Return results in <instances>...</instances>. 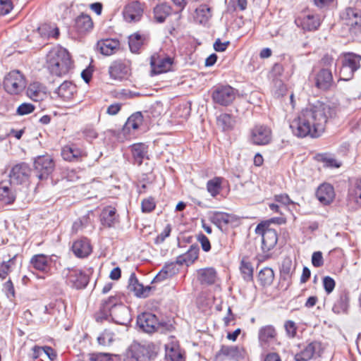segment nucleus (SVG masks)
Returning a JSON list of instances; mask_svg holds the SVG:
<instances>
[{
    "label": "nucleus",
    "instance_id": "obj_16",
    "mask_svg": "<svg viewBox=\"0 0 361 361\" xmlns=\"http://www.w3.org/2000/svg\"><path fill=\"white\" fill-rule=\"evenodd\" d=\"M173 59L168 56L154 54L151 57L150 65L154 74H161L171 70Z\"/></svg>",
    "mask_w": 361,
    "mask_h": 361
},
{
    "label": "nucleus",
    "instance_id": "obj_45",
    "mask_svg": "<svg viewBox=\"0 0 361 361\" xmlns=\"http://www.w3.org/2000/svg\"><path fill=\"white\" fill-rule=\"evenodd\" d=\"M171 8L169 6L162 4L154 8V19L158 23H163L170 15Z\"/></svg>",
    "mask_w": 361,
    "mask_h": 361
},
{
    "label": "nucleus",
    "instance_id": "obj_25",
    "mask_svg": "<svg viewBox=\"0 0 361 361\" xmlns=\"http://www.w3.org/2000/svg\"><path fill=\"white\" fill-rule=\"evenodd\" d=\"M197 278L202 285L210 286L216 283L218 276L214 268L207 267L197 270Z\"/></svg>",
    "mask_w": 361,
    "mask_h": 361
},
{
    "label": "nucleus",
    "instance_id": "obj_50",
    "mask_svg": "<svg viewBox=\"0 0 361 361\" xmlns=\"http://www.w3.org/2000/svg\"><path fill=\"white\" fill-rule=\"evenodd\" d=\"M166 359L167 361H181L182 355L176 345H166Z\"/></svg>",
    "mask_w": 361,
    "mask_h": 361
},
{
    "label": "nucleus",
    "instance_id": "obj_53",
    "mask_svg": "<svg viewBox=\"0 0 361 361\" xmlns=\"http://www.w3.org/2000/svg\"><path fill=\"white\" fill-rule=\"evenodd\" d=\"M98 343L102 345H109L114 341V334L104 331L97 338Z\"/></svg>",
    "mask_w": 361,
    "mask_h": 361
},
{
    "label": "nucleus",
    "instance_id": "obj_30",
    "mask_svg": "<svg viewBox=\"0 0 361 361\" xmlns=\"http://www.w3.org/2000/svg\"><path fill=\"white\" fill-rule=\"evenodd\" d=\"M30 264L35 269L47 273L50 270L51 259L43 254L35 255L31 258Z\"/></svg>",
    "mask_w": 361,
    "mask_h": 361
},
{
    "label": "nucleus",
    "instance_id": "obj_62",
    "mask_svg": "<svg viewBox=\"0 0 361 361\" xmlns=\"http://www.w3.org/2000/svg\"><path fill=\"white\" fill-rule=\"evenodd\" d=\"M90 361H114L111 355L109 353L92 354L90 358Z\"/></svg>",
    "mask_w": 361,
    "mask_h": 361
},
{
    "label": "nucleus",
    "instance_id": "obj_22",
    "mask_svg": "<svg viewBox=\"0 0 361 361\" xmlns=\"http://www.w3.org/2000/svg\"><path fill=\"white\" fill-rule=\"evenodd\" d=\"M72 251L77 257L85 258L92 253V248L90 240L87 238H82L73 243Z\"/></svg>",
    "mask_w": 361,
    "mask_h": 361
},
{
    "label": "nucleus",
    "instance_id": "obj_47",
    "mask_svg": "<svg viewBox=\"0 0 361 361\" xmlns=\"http://www.w3.org/2000/svg\"><path fill=\"white\" fill-rule=\"evenodd\" d=\"M143 116L141 112H136L132 114L127 120L125 124V129L130 130H137L140 126L142 123Z\"/></svg>",
    "mask_w": 361,
    "mask_h": 361
},
{
    "label": "nucleus",
    "instance_id": "obj_18",
    "mask_svg": "<svg viewBox=\"0 0 361 361\" xmlns=\"http://www.w3.org/2000/svg\"><path fill=\"white\" fill-rule=\"evenodd\" d=\"M142 14L143 7L137 1L128 4L123 10V19L130 23L139 21Z\"/></svg>",
    "mask_w": 361,
    "mask_h": 361
},
{
    "label": "nucleus",
    "instance_id": "obj_61",
    "mask_svg": "<svg viewBox=\"0 0 361 361\" xmlns=\"http://www.w3.org/2000/svg\"><path fill=\"white\" fill-rule=\"evenodd\" d=\"M312 264L314 267H320L324 264L322 253L320 251L313 252L312 255Z\"/></svg>",
    "mask_w": 361,
    "mask_h": 361
},
{
    "label": "nucleus",
    "instance_id": "obj_1",
    "mask_svg": "<svg viewBox=\"0 0 361 361\" xmlns=\"http://www.w3.org/2000/svg\"><path fill=\"white\" fill-rule=\"evenodd\" d=\"M335 110L329 105L317 102L302 109L290 122L293 134L298 137H317L324 130L329 118L333 117Z\"/></svg>",
    "mask_w": 361,
    "mask_h": 361
},
{
    "label": "nucleus",
    "instance_id": "obj_9",
    "mask_svg": "<svg viewBox=\"0 0 361 361\" xmlns=\"http://www.w3.org/2000/svg\"><path fill=\"white\" fill-rule=\"evenodd\" d=\"M236 94L237 91L230 85H221L213 90L212 97L214 102L221 106H228L233 102Z\"/></svg>",
    "mask_w": 361,
    "mask_h": 361
},
{
    "label": "nucleus",
    "instance_id": "obj_12",
    "mask_svg": "<svg viewBox=\"0 0 361 361\" xmlns=\"http://www.w3.org/2000/svg\"><path fill=\"white\" fill-rule=\"evenodd\" d=\"M295 23L305 31H314L320 26L321 19L317 14L305 12L295 18Z\"/></svg>",
    "mask_w": 361,
    "mask_h": 361
},
{
    "label": "nucleus",
    "instance_id": "obj_41",
    "mask_svg": "<svg viewBox=\"0 0 361 361\" xmlns=\"http://www.w3.org/2000/svg\"><path fill=\"white\" fill-rule=\"evenodd\" d=\"M131 152L135 161L140 165L147 157V147L143 143H137L131 146Z\"/></svg>",
    "mask_w": 361,
    "mask_h": 361
},
{
    "label": "nucleus",
    "instance_id": "obj_55",
    "mask_svg": "<svg viewBox=\"0 0 361 361\" xmlns=\"http://www.w3.org/2000/svg\"><path fill=\"white\" fill-rule=\"evenodd\" d=\"M322 283L323 287L327 294L331 293L334 290L336 286V283L334 279L329 276H324L323 278Z\"/></svg>",
    "mask_w": 361,
    "mask_h": 361
},
{
    "label": "nucleus",
    "instance_id": "obj_35",
    "mask_svg": "<svg viewBox=\"0 0 361 361\" xmlns=\"http://www.w3.org/2000/svg\"><path fill=\"white\" fill-rule=\"evenodd\" d=\"M212 16L211 8L207 5H200L195 11L194 20L196 23L207 25Z\"/></svg>",
    "mask_w": 361,
    "mask_h": 361
},
{
    "label": "nucleus",
    "instance_id": "obj_13",
    "mask_svg": "<svg viewBox=\"0 0 361 361\" xmlns=\"http://www.w3.org/2000/svg\"><path fill=\"white\" fill-rule=\"evenodd\" d=\"M278 339V333L274 326L267 324L261 326L258 331V342L260 347L267 348L275 343Z\"/></svg>",
    "mask_w": 361,
    "mask_h": 361
},
{
    "label": "nucleus",
    "instance_id": "obj_10",
    "mask_svg": "<svg viewBox=\"0 0 361 361\" xmlns=\"http://www.w3.org/2000/svg\"><path fill=\"white\" fill-rule=\"evenodd\" d=\"M250 142L255 145H267L271 142L272 131L265 125L257 124L250 130Z\"/></svg>",
    "mask_w": 361,
    "mask_h": 361
},
{
    "label": "nucleus",
    "instance_id": "obj_48",
    "mask_svg": "<svg viewBox=\"0 0 361 361\" xmlns=\"http://www.w3.org/2000/svg\"><path fill=\"white\" fill-rule=\"evenodd\" d=\"M235 122V118L228 114H221L217 118V123L224 130L231 129L234 126Z\"/></svg>",
    "mask_w": 361,
    "mask_h": 361
},
{
    "label": "nucleus",
    "instance_id": "obj_63",
    "mask_svg": "<svg viewBox=\"0 0 361 361\" xmlns=\"http://www.w3.org/2000/svg\"><path fill=\"white\" fill-rule=\"evenodd\" d=\"M171 231V228L170 225H167L163 231L157 235V237L154 240V243L156 244H160L162 243L165 239L169 236L170 233Z\"/></svg>",
    "mask_w": 361,
    "mask_h": 361
},
{
    "label": "nucleus",
    "instance_id": "obj_24",
    "mask_svg": "<svg viewBox=\"0 0 361 361\" xmlns=\"http://www.w3.org/2000/svg\"><path fill=\"white\" fill-rule=\"evenodd\" d=\"M316 196L322 204H329L335 197L334 189L330 184H322L317 190Z\"/></svg>",
    "mask_w": 361,
    "mask_h": 361
},
{
    "label": "nucleus",
    "instance_id": "obj_59",
    "mask_svg": "<svg viewBox=\"0 0 361 361\" xmlns=\"http://www.w3.org/2000/svg\"><path fill=\"white\" fill-rule=\"evenodd\" d=\"M35 110V106L30 103H23L17 109V114L20 116L29 114Z\"/></svg>",
    "mask_w": 361,
    "mask_h": 361
},
{
    "label": "nucleus",
    "instance_id": "obj_2",
    "mask_svg": "<svg viewBox=\"0 0 361 361\" xmlns=\"http://www.w3.org/2000/svg\"><path fill=\"white\" fill-rule=\"evenodd\" d=\"M47 66L52 75L61 76L68 73L73 68V63L66 49L55 47L47 55Z\"/></svg>",
    "mask_w": 361,
    "mask_h": 361
},
{
    "label": "nucleus",
    "instance_id": "obj_39",
    "mask_svg": "<svg viewBox=\"0 0 361 361\" xmlns=\"http://www.w3.org/2000/svg\"><path fill=\"white\" fill-rule=\"evenodd\" d=\"M117 220L116 210L112 207L104 208L101 214V222L102 225L111 227Z\"/></svg>",
    "mask_w": 361,
    "mask_h": 361
},
{
    "label": "nucleus",
    "instance_id": "obj_38",
    "mask_svg": "<svg viewBox=\"0 0 361 361\" xmlns=\"http://www.w3.org/2000/svg\"><path fill=\"white\" fill-rule=\"evenodd\" d=\"M224 181V178L220 176H215L207 181V190L212 197H216L219 195L222 190Z\"/></svg>",
    "mask_w": 361,
    "mask_h": 361
},
{
    "label": "nucleus",
    "instance_id": "obj_21",
    "mask_svg": "<svg viewBox=\"0 0 361 361\" xmlns=\"http://www.w3.org/2000/svg\"><path fill=\"white\" fill-rule=\"evenodd\" d=\"M348 202L353 207H361V178H356L350 184L348 192Z\"/></svg>",
    "mask_w": 361,
    "mask_h": 361
},
{
    "label": "nucleus",
    "instance_id": "obj_33",
    "mask_svg": "<svg viewBox=\"0 0 361 361\" xmlns=\"http://www.w3.org/2000/svg\"><path fill=\"white\" fill-rule=\"evenodd\" d=\"M16 200V194L8 183H0V208L13 204Z\"/></svg>",
    "mask_w": 361,
    "mask_h": 361
},
{
    "label": "nucleus",
    "instance_id": "obj_37",
    "mask_svg": "<svg viewBox=\"0 0 361 361\" xmlns=\"http://www.w3.org/2000/svg\"><path fill=\"white\" fill-rule=\"evenodd\" d=\"M137 355L134 357L137 360L145 361L147 359L150 360L155 357L157 353L154 345L148 344L146 345H139L137 349Z\"/></svg>",
    "mask_w": 361,
    "mask_h": 361
},
{
    "label": "nucleus",
    "instance_id": "obj_20",
    "mask_svg": "<svg viewBox=\"0 0 361 361\" xmlns=\"http://www.w3.org/2000/svg\"><path fill=\"white\" fill-rule=\"evenodd\" d=\"M333 75L331 69L328 68H322L316 74L314 78L315 86L322 90L329 89L333 85Z\"/></svg>",
    "mask_w": 361,
    "mask_h": 361
},
{
    "label": "nucleus",
    "instance_id": "obj_36",
    "mask_svg": "<svg viewBox=\"0 0 361 361\" xmlns=\"http://www.w3.org/2000/svg\"><path fill=\"white\" fill-rule=\"evenodd\" d=\"M97 46L102 54L110 56L118 48L119 42L113 39H105L99 41Z\"/></svg>",
    "mask_w": 361,
    "mask_h": 361
},
{
    "label": "nucleus",
    "instance_id": "obj_57",
    "mask_svg": "<svg viewBox=\"0 0 361 361\" xmlns=\"http://www.w3.org/2000/svg\"><path fill=\"white\" fill-rule=\"evenodd\" d=\"M13 9V4L11 0H0V15L5 16Z\"/></svg>",
    "mask_w": 361,
    "mask_h": 361
},
{
    "label": "nucleus",
    "instance_id": "obj_44",
    "mask_svg": "<svg viewBox=\"0 0 361 361\" xmlns=\"http://www.w3.org/2000/svg\"><path fill=\"white\" fill-rule=\"evenodd\" d=\"M274 279V273L272 269L264 267L258 274V280L263 286H270Z\"/></svg>",
    "mask_w": 361,
    "mask_h": 361
},
{
    "label": "nucleus",
    "instance_id": "obj_8",
    "mask_svg": "<svg viewBox=\"0 0 361 361\" xmlns=\"http://www.w3.org/2000/svg\"><path fill=\"white\" fill-rule=\"evenodd\" d=\"M247 352L243 346L221 345L220 350L215 355L216 361H226L227 360H238L244 358Z\"/></svg>",
    "mask_w": 361,
    "mask_h": 361
},
{
    "label": "nucleus",
    "instance_id": "obj_60",
    "mask_svg": "<svg viewBox=\"0 0 361 361\" xmlns=\"http://www.w3.org/2000/svg\"><path fill=\"white\" fill-rule=\"evenodd\" d=\"M284 327L286 334L289 337L293 338L295 336L297 331V326L294 322L291 320L286 322Z\"/></svg>",
    "mask_w": 361,
    "mask_h": 361
},
{
    "label": "nucleus",
    "instance_id": "obj_23",
    "mask_svg": "<svg viewBox=\"0 0 361 361\" xmlns=\"http://www.w3.org/2000/svg\"><path fill=\"white\" fill-rule=\"evenodd\" d=\"M349 293L345 290L340 292L334 302L332 311L337 314H346L349 308Z\"/></svg>",
    "mask_w": 361,
    "mask_h": 361
},
{
    "label": "nucleus",
    "instance_id": "obj_19",
    "mask_svg": "<svg viewBox=\"0 0 361 361\" xmlns=\"http://www.w3.org/2000/svg\"><path fill=\"white\" fill-rule=\"evenodd\" d=\"M111 78L121 80L127 78L130 74V68L128 63L122 61H114L109 68Z\"/></svg>",
    "mask_w": 361,
    "mask_h": 361
},
{
    "label": "nucleus",
    "instance_id": "obj_7",
    "mask_svg": "<svg viewBox=\"0 0 361 361\" xmlns=\"http://www.w3.org/2000/svg\"><path fill=\"white\" fill-rule=\"evenodd\" d=\"M4 85L7 92L18 94L25 88V82L20 71H12L5 77Z\"/></svg>",
    "mask_w": 361,
    "mask_h": 361
},
{
    "label": "nucleus",
    "instance_id": "obj_26",
    "mask_svg": "<svg viewBox=\"0 0 361 361\" xmlns=\"http://www.w3.org/2000/svg\"><path fill=\"white\" fill-rule=\"evenodd\" d=\"M296 262L290 257H284L280 264V276L283 281H290L295 274Z\"/></svg>",
    "mask_w": 361,
    "mask_h": 361
},
{
    "label": "nucleus",
    "instance_id": "obj_46",
    "mask_svg": "<svg viewBox=\"0 0 361 361\" xmlns=\"http://www.w3.org/2000/svg\"><path fill=\"white\" fill-rule=\"evenodd\" d=\"M17 255L9 258L6 261H3L0 264V279H5L7 276L11 272L16 266Z\"/></svg>",
    "mask_w": 361,
    "mask_h": 361
},
{
    "label": "nucleus",
    "instance_id": "obj_32",
    "mask_svg": "<svg viewBox=\"0 0 361 361\" xmlns=\"http://www.w3.org/2000/svg\"><path fill=\"white\" fill-rule=\"evenodd\" d=\"M347 25L352 27L361 21V11L355 7L346 8L341 14Z\"/></svg>",
    "mask_w": 361,
    "mask_h": 361
},
{
    "label": "nucleus",
    "instance_id": "obj_11",
    "mask_svg": "<svg viewBox=\"0 0 361 361\" xmlns=\"http://www.w3.org/2000/svg\"><path fill=\"white\" fill-rule=\"evenodd\" d=\"M37 176L40 180L46 179L53 172L55 164L49 155L38 156L34 161Z\"/></svg>",
    "mask_w": 361,
    "mask_h": 361
},
{
    "label": "nucleus",
    "instance_id": "obj_64",
    "mask_svg": "<svg viewBox=\"0 0 361 361\" xmlns=\"http://www.w3.org/2000/svg\"><path fill=\"white\" fill-rule=\"evenodd\" d=\"M82 134L88 140H92L97 137L96 130L92 126H87L82 130Z\"/></svg>",
    "mask_w": 361,
    "mask_h": 361
},
{
    "label": "nucleus",
    "instance_id": "obj_14",
    "mask_svg": "<svg viewBox=\"0 0 361 361\" xmlns=\"http://www.w3.org/2000/svg\"><path fill=\"white\" fill-rule=\"evenodd\" d=\"M30 169L25 163H20L12 167L9 173L10 185H21L26 183L30 175Z\"/></svg>",
    "mask_w": 361,
    "mask_h": 361
},
{
    "label": "nucleus",
    "instance_id": "obj_31",
    "mask_svg": "<svg viewBox=\"0 0 361 361\" xmlns=\"http://www.w3.org/2000/svg\"><path fill=\"white\" fill-rule=\"evenodd\" d=\"M199 251L200 249L197 245H192L185 253L179 255L176 258V263L179 265L186 264L187 266L192 264L198 258Z\"/></svg>",
    "mask_w": 361,
    "mask_h": 361
},
{
    "label": "nucleus",
    "instance_id": "obj_15",
    "mask_svg": "<svg viewBox=\"0 0 361 361\" xmlns=\"http://www.w3.org/2000/svg\"><path fill=\"white\" fill-rule=\"evenodd\" d=\"M65 273L68 283L77 289L84 288L89 283V276L82 270L68 268Z\"/></svg>",
    "mask_w": 361,
    "mask_h": 361
},
{
    "label": "nucleus",
    "instance_id": "obj_27",
    "mask_svg": "<svg viewBox=\"0 0 361 361\" xmlns=\"http://www.w3.org/2000/svg\"><path fill=\"white\" fill-rule=\"evenodd\" d=\"M77 92V87L70 81L63 82L56 90L55 93L63 101H71Z\"/></svg>",
    "mask_w": 361,
    "mask_h": 361
},
{
    "label": "nucleus",
    "instance_id": "obj_17",
    "mask_svg": "<svg viewBox=\"0 0 361 361\" xmlns=\"http://www.w3.org/2000/svg\"><path fill=\"white\" fill-rule=\"evenodd\" d=\"M321 350V344L313 341L300 346V351L295 355V361H308L315 355H319Z\"/></svg>",
    "mask_w": 361,
    "mask_h": 361
},
{
    "label": "nucleus",
    "instance_id": "obj_4",
    "mask_svg": "<svg viewBox=\"0 0 361 361\" xmlns=\"http://www.w3.org/2000/svg\"><path fill=\"white\" fill-rule=\"evenodd\" d=\"M137 324L145 332L152 334L155 331L164 333L173 329L171 324L159 321L157 316L150 312H144L137 317Z\"/></svg>",
    "mask_w": 361,
    "mask_h": 361
},
{
    "label": "nucleus",
    "instance_id": "obj_43",
    "mask_svg": "<svg viewBox=\"0 0 361 361\" xmlns=\"http://www.w3.org/2000/svg\"><path fill=\"white\" fill-rule=\"evenodd\" d=\"M233 219V216L228 213L221 212H212L210 214L211 221L217 226L229 224Z\"/></svg>",
    "mask_w": 361,
    "mask_h": 361
},
{
    "label": "nucleus",
    "instance_id": "obj_52",
    "mask_svg": "<svg viewBox=\"0 0 361 361\" xmlns=\"http://www.w3.org/2000/svg\"><path fill=\"white\" fill-rule=\"evenodd\" d=\"M240 271L244 280L250 281L253 277V268L250 262L243 261L240 265Z\"/></svg>",
    "mask_w": 361,
    "mask_h": 361
},
{
    "label": "nucleus",
    "instance_id": "obj_5",
    "mask_svg": "<svg viewBox=\"0 0 361 361\" xmlns=\"http://www.w3.org/2000/svg\"><path fill=\"white\" fill-rule=\"evenodd\" d=\"M255 233L262 236V250L268 257L269 252L275 247L278 242L276 231L269 228L268 222H262L257 226Z\"/></svg>",
    "mask_w": 361,
    "mask_h": 361
},
{
    "label": "nucleus",
    "instance_id": "obj_56",
    "mask_svg": "<svg viewBox=\"0 0 361 361\" xmlns=\"http://www.w3.org/2000/svg\"><path fill=\"white\" fill-rule=\"evenodd\" d=\"M142 211L145 213H149L153 211L155 208V202L153 198L149 197L142 200Z\"/></svg>",
    "mask_w": 361,
    "mask_h": 361
},
{
    "label": "nucleus",
    "instance_id": "obj_34",
    "mask_svg": "<svg viewBox=\"0 0 361 361\" xmlns=\"http://www.w3.org/2000/svg\"><path fill=\"white\" fill-rule=\"evenodd\" d=\"M85 155V153L74 145H66L61 151V156L64 160L68 161H78L80 157Z\"/></svg>",
    "mask_w": 361,
    "mask_h": 361
},
{
    "label": "nucleus",
    "instance_id": "obj_58",
    "mask_svg": "<svg viewBox=\"0 0 361 361\" xmlns=\"http://www.w3.org/2000/svg\"><path fill=\"white\" fill-rule=\"evenodd\" d=\"M349 32L355 40L361 42V21L350 27Z\"/></svg>",
    "mask_w": 361,
    "mask_h": 361
},
{
    "label": "nucleus",
    "instance_id": "obj_54",
    "mask_svg": "<svg viewBox=\"0 0 361 361\" xmlns=\"http://www.w3.org/2000/svg\"><path fill=\"white\" fill-rule=\"evenodd\" d=\"M197 240L200 243L203 251L208 252L211 250V244L209 238L200 233L197 235Z\"/></svg>",
    "mask_w": 361,
    "mask_h": 361
},
{
    "label": "nucleus",
    "instance_id": "obj_28",
    "mask_svg": "<svg viewBox=\"0 0 361 361\" xmlns=\"http://www.w3.org/2000/svg\"><path fill=\"white\" fill-rule=\"evenodd\" d=\"M128 289L133 292L137 297L146 298L151 291L150 286L144 287L142 284L138 282L135 274H132L129 279Z\"/></svg>",
    "mask_w": 361,
    "mask_h": 361
},
{
    "label": "nucleus",
    "instance_id": "obj_42",
    "mask_svg": "<svg viewBox=\"0 0 361 361\" xmlns=\"http://www.w3.org/2000/svg\"><path fill=\"white\" fill-rule=\"evenodd\" d=\"M146 36L139 33H134L129 37L128 44L133 53H138L146 41Z\"/></svg>",
    "mask_w": 361,
    "mask_h": 361
},
{
    "label": "nucleus",
    "instance_id": "obj_6",
    "mask_svg": "<svg viewBox=\"0 0 361 361\" xmlns=\"http://www.w3.org/2000/svg\"><path fill=\"white\" fill-rule=\"evenodd\" d=\"M361 56L355 54L348 53L344 56L342 67L340 70L341 78L348 80L353 73L360 67Z\"/></svg>",
    "mask_w": 361,
    "mask_h": 361
},
{
    "label": "nucleus",
    "instance_id": "obj_51",
    "mask_svg": "<svg viewBox=\"0 0 361 361\" xmlns=\"http://www.w3.org/2000/svg\"><path fill=\"white\" fill-rule=\"evenodd\" d=\"M173 263L171 264H166L163 269L157 274L154 278L155 281H161L164 279H167L169 276H171L174 272L171 270V267L173 268Z\"/></svg>",
    "mask_w": 361,
    "mask_h": 361
},
{
    "label": "nucleus",
    "instance_id": "obj_40",
    "mask_svg": "<svg viewBox=\"0 0 361 361\" xmlns=\"http://www.w3.org/2000/svg\"><path fill=\"white\" fill-rule=\"evenodd\" d=\"M75 26L80 33L90 30L93 27V23L90 16L82 14L75 19Z\"/></svg>",
    "mask_w": 361,
    "mask_h": 361
},
{
    "label": "nucleus",
    "instance_id": "obj_3",
    "mask_svg": "<svg viewBox=\"0 0 361 361\" xmlns=\"http://www.w3.org/2000/svg\"><path fill=\"white\" fill-rule=\"evenodd\" d=\"M102 310L104 314L109 313L116 324L127 325L131 319L128 307L118 302V299L115 296L110 297L103 302Z\"/></svg>",
    "mask_w": 361,
    "mask_h": 361
},
{
    "label": "nucleus",
    "instance_id": "obj_29",
    "mask_svg": "<svg viewBox=\"0 0 361 361\" xmlns=\"http://www.w3.org/2000/svg\"><path fill=\"white\" fill-rule=\"evenodd\" d=\"M27 95L35 102L42 101L47 97L45 87L38 82H34L28 86Z\"/></svg>",
    "mask_w": 361,
    "mask_h": 361
},
{
    "label": "nucleus",
    "instance_id": "obj_49",
    "mask_svg": "<svg viewBox=\"0 0 361 361\" xmlns=\"http://www.w3.org/2000/svg\"><path fill=\"white\" fill-rule=\"evenodd\" d=\"M271 91L275 97H280L286 93L287 88L280 78H273Z\"/></svg>",
    "mask_w": 361,
    "mask_h": 361
}]
</instances>
